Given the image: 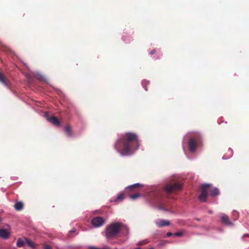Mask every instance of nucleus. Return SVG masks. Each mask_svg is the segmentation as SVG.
Returning <instances> with one entry per match:
<instances>
[{"label":"nucleus","instance_id":"f257e3e1","mask_svg":"<svg viewBox=\"0 0 249 249\" xmlns=\"http://www.w3.org/2000/svg\"><path fill=\"white\" fill-rule=\"evenodd\" d=\"M139 147V141L135 133H126L115 144V148L122 156L133 154Z\"/></svg>","mask_w":249,"mask_h":249},{"label":"nucleus","instance_id":"f03ea898","mask_svg":"<svg viewBox=\"0 0 249 249\" xmlns=\"http://www.w3.org/2000/svg\"><path fill=\"white\" fill-rule=\"evenodd\" d=\"M125 230L128 231V227L121 222H113L106 228V237L107 239H112L116 236L121 231Z\"/></svg>","mask_w":249,"mask_h":249},{"label":"nucleus","instance_id":"7ed1b4c3","mask_svg":"<svg viewBox=\"0 0 249 249\" xmlns=\"http://www.w3.org/2000/svg\"><path fill=\"white\" fill-rule=\"evenodd\" d=\"M201 194L199 196V198L202 202H205L208 194V191L211 190V184H205L201 185Z\"/></svg>","mask_w":249,"mask_h":249},{"label":"nucleus","instance_id":"20e7f679","mask_svg":"<svg viewBox=\"0 0 249 249\" xmlns=\"http://www.w3.org/2000/svg\"><path fill=\"white\" fill-rule=\"evenodd\" d=\"M181 185L177 183H170L165 187V191L167 193H170L174 191H178L181 189Z\"/></svg>","mask_w":249,"mask_h":249},{"label":"nucleus","instance_id":"39448f33","mask_svg":"<svg viewBox=\"0 0 249 249\" xmlns=\"http://www.w3.org/2000/svg\"><path fill=\"white\" fill-rule=\"evenodd\" d=\"M105 223V220L101 217H94L91 220V224L94 227H100L103 225Z\"/></svg>","mask_w":249,"mask_h":249},{"label":"nucleus","instance_id":"423d86ee","mask_svg":"<svg viewBox=\"0 0 249 249\" xmlns=\"http://www.w3.org/2000/svg\"><path fill=\"white\" fill-rule=\"evenodd\" d=\"M197 141L194 139H190L189 141V149L191 153L194 152L197 146Z\"/></svg>","mask_w":249,"mask_h":249},{"label":"nucleus","instance_id":"0eeeda50","mask_svg":"<svg viewBox=\"0 0 249 249\" xmlns=\"http://www.w3.org/2000/svg\"><path fill=\"white\" fill-rule=\"evenodd\" d=\"M10 232L5 229H0V237L4 239H7L10 236Z\"/></svg>","mask_w":249,"mask_h":249},{"label":"nucleus","instance_id":"6e6552de","mask_svg":"<svg viewBox=\"0 0 249 249\" xmlns=\"http://www.w3.org/2000/svg\"><path fill=\"white\" fill-rule=\"evenodd\" d=\"M155 224L159 227H162L170 225V222L168 220L159 219L155 221Z\"/></svg>","mask_w":249,"mask_h":249},{"label":"nucleus","instance_id":"1a4fd4ad","mask_svg":"<svg viewBox=\"0 0 249 249\" xmlns=\"http://www.w3.org/2000/svg\"><path fill=\"white\" fill-rule=\"evenodd\" d=\"M47 119L48 121L55 125L58 126L60 125V122L59 120L55 117L53 116L51 117H49L47 116Z\"/></svg>","mask_w":249,"mask_h":249},{"label":"nucleus","instance_id":"9d476101","mask_svg":"<svg viewBox=\"0 0 249 249\" xmlns=\"http://www.w3.org/2000/svg\"><path fill=\"white\" fill-rule=\"evenodd\" d=\"M221 220L222 222L228 225H232V223L229 220V217L228 215L225 214H222L221 216Z\"/></svg>","mask_w":249,"mask_h":249},{"label":"nucleus","instance_id":"9b49d317","mask_svg":"<svg viewBox=\"0 0 249 249\" xmlns=\"http://www.w3.org/2000/svg\"><path fill=\"white\" fill-rule=\"evenodd\" d=\"M211 190L208 191V193H210L211 196H214L219 194V190L217 188L213 187L211 185Z\"/></svg>","mask_w":249,"mask_h":249},{"label":"nucleus","instance_id":"f8f14e48","mask_svg":"<svg viewBox=\"0 0 249 249\" xmlns=\"http://www.w3.org/2000/svg\"><path fill=\"white\" fill-rule=\"evenodd\" d=\"M23 203L21 201L17 202L14 205L15 209L18 211L22 210L23 208Z\"/></svg>","mask_w":249,"mask_h":249},{"label":"nucleus","instance_id":"ddd939ff","mask_svg":"<svg viewBox=\"0 0 249 249\" xmlns=\"http://www.w3.org/2000/svg\"><path fill=\"white\" fill-rule=\"evenodd\" d=\"M25 241L27 245L31 248L35 249L36 248V244L29 239L25 238Z\"/></svg>","mask_w":249,"mask_h":249},{"label":"nucleus","instance_id":"4468645a","mask_svg":"<svg viewBox=\"0 0 249 249\" xmlns=\"http://www.w3.org/2000/svg\"><path fill=\"white\" fill-rule=\"evenodd\" d=\"M26 244L25 239L23 240L22 238H19L17 243V246L18 247H21Z\"/></svg>","mask_w":249,"mask_h":249},{"label":"nucleus","instance_id":"2eb2a0df","mask_svg":"<svg viewBox=\"0 0 249 249\" xmlns=\"http://www.w3.org/2000/svg\"><path fill=\"white\" fill-rule=\"evenodd\" d=\"M65 130L69 136H71V127L69 125H67L65 127Z\"/></svg>","mask_w":249,"mask_h":249},{"label":"nucleus","instance_id":"dca6fc26","mask_svg":"<svg viewBox=\"0 0 249 249\" xmlns=\"http://www.w3.org/2000/svg\"><path fill=\"white\" fill-rule=\"evenodd\" d=\"M143 185L139 183L134 184L133 185L128 186L127 188H133L136 187H142Z\"/></svg>","mask_w":249,"mask_h":249},{"label":"nucleus","instance_id":"f3484780","mask_svg":"<svg viewBox=\"0 0 249 249\" xmlns=\"http://www.w3.org/2000/svg\"><path fill=\"white\" fill-rule=\"evenodd\" d=\"M229 152L230 153V156L229 157H227L226 155H224L222 159L223 160H227V159H228L229 158H230V157H231L232 156V154H233V151H232V150L231 148H229Z\"/></svg>","mask_w":249,"mask_h":249},{"label":"nucleus","instance_id":"a211bd4d","mask_svg":"<svg viewBox=\"0 0 249 249\" xmlns=\"http://www.w3.org/2000/svg\"><path fill=\"white\" fill-rule=\"evenodd\" d=\"M0 82L2 83L3 85H4L5 86L7 87L8 85L5 82L4 78L3 77V76L0 73Z\"/></svg>","mask_w":249,"mask_h":249},{"label":"nucleus","instance_id":"6ab92c4d","mask_svg":"<svg viewBox=\"0 0 249 249\" xmlns=\"http://www.w3.org/2000/svg\"><path fill=\"white\" fill-rule=\"evenodd\" d=\"M124 198V194H120L116 198V199L114 200V201H117L118 200H122Z\"/></svg>","mask_w":249,"mask_h":249},{"label":"nucleus","instance_id":"aec40b11","mask_svg":"<svg viewBox=\"0 0 249 249\" xmlns=\"http://www.w3.org/2000/svg\"><path fill=\"white\" fill-rule=\"evenodd\" d=\"M140 196V195L139 194H136L134 195H132L130 196V198L131 199L134 200L138 198Z\"/></svg>","mask_w":249,"mask_h":249},{"label":"nucleus","instance_id":"412c9836","mask_svg":"<svg viewBox=\"0 0 249 249\" xmlns=\"http://www.w3.org/2000/svg\"><path fill=\"white\" fill-rule=\"evenodd\" d=\"M148 83H149V82L147 81L146 80H143L142 82V86L143 87V88H144L145 90H146V91L147 90V89L145 87V84H148Z\"/></svg>","mask_w":249,"mask_h":249},{"label":"nucleus","instance_id":"4be33fe9","mask_svg":"<svg viewBox=\"0 0 249 249\" xmlns=\"http://www.w3.org/2000/svg\"><path fill=\"white\" fill-rule=\"evenodd\" d=\"M38 77L40 80L45 81V77L40 74H38Z\"/></svg>","mask_w":249,"mask_h":249},{"label":"nucleus","instance_id":"5701e85b","mask_svg":"<svg viewBox=\"0 0 249 249\" xmlns=\"http://www.w3.org/2000/svg\"><path fill=\"white\" fill-rule=\"evenodd\" d=\"M43 249H52V248L49 245H44L43 246Z\"/></svg>","mask_w":249,"mask_h":249},{"label":"nucleus","instance_id":"b1692460","mask_svg":"<svg viewBox=\"0 0 249 249\" xmlns=\"http://www.w3.org/2000/svg\"><path fill=\"white\" fill-rule=\"evenodd\" d=\"M175 235L177 236H181L183 235V232L182 231L177 232L175 233Z\"/></svg>","mask_w":249,"mask_h":249},{"label":"nucleus","instance_id":"393cba45","mask_svg":"<svg viewBox=\"0 0 249 249\" xmlns=\"http://www.w3.org/2000/svg\"><path fill=\"white\" fill-rule=\"evenodd\" d=\"M172 235V233L171 232H167V236L168 237H170V236H171Z\"/></svg>","mask_w":249,"mask_h":249},{"label":"nucleus","instance_id":"a878e982","mask_svg":"<svg viewBox=\"0 0 249 249\" xmlns=\"http://www.w3.org/2000/svg\"><path fill=\"white\" fill-rule=\"evenodd\" d=\"M155 53V50H152V51L150 52V53L151 54H153Z\"/></svg>","mask_w":249,"mask_h":249},{"label":"nucleus","instance_id":"bb28decb","mask_svg":"<svg viewBox=\"0 0 249 249\" xmlns=\"http://www.w3.org/2000/svg\"><path fill=\"white\" fill-rule=\"evenodd\" d=\"M158 208L159 209V210H165L164 209H163L162 207H160V206H159L158 207Z\"/></svg>","mask_w":249,"mask_h":249},{"label":"nucleus","instance_id":"cd10ccee","mask_svg":"<svg viewBox=\"0 0 249 249\" xmlns=\"http://www.w3.org/2000/svg\"><path fill=\"white\" fill-rule=\"evenodd\" d=\"M233 213H235V214H237V215H238V213L236 211H233Z\"/></svg>","mask_w":249,"mask_h":249},{"label":"nucleus","instance_id":"c85d7f7f","mask_svg":"<svg viewBox=\"0 0 249 249\" xmlns=\"http://www.w3.org/2000/svg\"><path fill=\"white\" fill-rule=\"evenodd\" d=\"M74 231H75V230H72L70 231V232L72 233V232H73Z\"/></svg>","mask_w":249,"mask_h":249},{"label":"nucleus","instance_id":"c756f323","mask_svg":"<svg viewBox=\"0 0 249 249\" xmlns=\"http://www.w3.org/2000/svg\"><path fill=\"white\" fill-rule=\"evenodd\" d=\"M149 249H155L153 247H151Z\"/></svg>","mask_w":249,"mask_h":249}]
</instances>
